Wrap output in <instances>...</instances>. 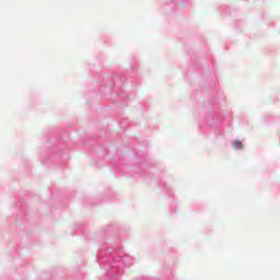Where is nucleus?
Masks as SVG:
<instances>
[{
	"instance_id": "1",
	"label": "nucleus",
	"mask_w": 280,
	"mask_h": 280,
	"mask_svg": "<svg viewBox=\"0 0 280 280\" xmlns=\"http://www.w3.org/2000/svg\"><path fill=\"white\" fill-rule=\"evenodd\" d=\"M233 148H236V150H240V148H244V144L240 140H234Z\"/></svg>"
}]
</instances>
